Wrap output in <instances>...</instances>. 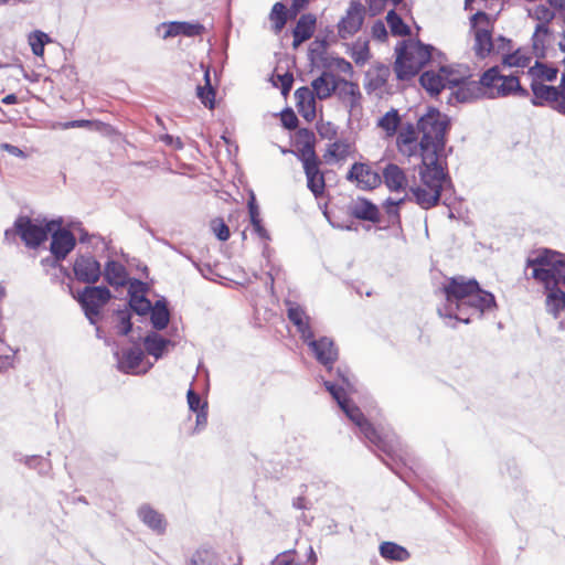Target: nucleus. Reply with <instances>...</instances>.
<instances>
[{
  "label": "nucleus",
  "instance_id": "obj_1",
  "mask_svg": "<svg viewBox=\"0 0 565 565\" xmlns=\"http://www.w3.org/2000/svg\"><path fill=\"white\" fill-rule=\"evenodd\" d=\"M438 294L443 301L437 312L446 324L455 328L457 322L470 323L497 308L494 296L483 290L475 278L458 275L446 278Z\"/></svg>",
  "mask_w": 565,
  "mask_h": 565
},
{
  "label": "nucleus",
  "instance_id": "obj_2",
  "mask_svg": "<svg viewBox=\"0 0 565 565\" xmlns=\"http://www.w3.org/2000/svg\"><path fill=\"white\" fill-rule=\"evenodd\" d=\"M335 382L324 381L327 391L337 401L339 407L347 417L355 424L366 440L374 445L380 451L384 452L390 459H402V448L397 436L394 433H383L377 430L363 415L361 409L351 404L347 397L348 393L353 391V383L350 379V371L347 366L337 369Z\"/></svg>",
  "mask_w": 565,
  "mask_h": 565
},
{
  "label": "nucleus",
  "instance_id": "obj_3",
  "mask_svg": "<svg viewBox=\"0 0 565 565\" xmlns=\"http://www.w3.org/2000/svg\"><path fill=\"white\" fill-rule=\"evenodd\" d=\"M449 118L435 108H430L420 116L417 122V130L422 134L419 141V157L423 163L434 166L436 162L444 163L446 157V132L449 128Z\"/></svg>",
  "mask_w": 565,
  "mask_h": 565
},
{
  "label": "nucleus",
  "instance_id": "obj_4",
  "mask_svg": "<svg viewBox=\"0 0 565 565\" xmlns=\"http://www.w3.org/2000/svg\"><path fill=\"white\" fill-rule=\"evenodd\" d=\"M285 305L287 307L288 319L295 324L303 342L308 344L317 361L331 372L332 364L338 359V349L334 342L328 337L316 340L309 323L310 317L307 315L306 310L291 300H286Z\"/></svg>",
  "mask_w": 565,
  "mask_h": 565
},
{
  "label": "nucleus",
  "instance_id": "obj_5",
  "mask_svg": "<svg viewBox=\"0 0 565 565\" xmlns=\"http://www.w3.org/2000/svg\"><path fill=\"white\" fill-rule=\"evenodd\" d=\"M419 180L409 185L411 200L415 201L422 209L428 210L439 203L441 191L446 183L450 182L444 163L436 162L434 166L420 163Z\"/></svg>",
  "mask_w": 565,
  "mask_h": 565
},
{
  "label": "nucleus",
  "instance_id": "obj_6",
  "mask_svg": "<svg viewBox=\"0 0 565 565\" xmlns=\"http://www.w3.org/2000/svg\"><path fill=\"white\" fill-rule=\"evenodd\" d=\"M532 268V278L544 288L565 287V255L551 249H542L526 259Z\"/></svg>",
  "mask_w": 565,
  "mask_h": 565
},
{
  "label": "nucleus",
  "instance_id": "obj_7",
  "mask_svg": "<svg viewBox=\"0 0 565 565\" xmlns=\"http://www.w3.org/2000/svg\"><path fill=\"white\" fill-rule=\"evenodd\" d=\"M435 47L420 41H404L395 49L394 72L398 81H409L431 60Z\"/></svg>",
  "mask_w": 565,
  "mask_h": 565
},
{
  "label": "nucleus",
  "instance_id": "obj_8",
  "mask_svg": "<svg viewBox=\"0 0 565 565\" xmlns=\"http://www.w3.org/2000/svg\"><path fill=\"white\" fill-rule=\"evenodd\" d=\"M479 84L482 88V96L487 98H500L509 95L529 97L527 89L521 86L519 77L502 75L499 66L488 68L480 76Z\"/></svg>",
  "mask_w": 565,
  "mask_h": 565
},
{
  "label": "nucleus",
  "instance_id": "obj_9",
  "mask_svg": "<svg viewBox=\"0 0 565 565\" xmlns=\"http://www.w3.org/2000/svg\"><path fill=\"white\" fill-rule=\"evenodd\" d=\"M55 226H61V221H51L42 224L30 217L21 216L14 222V230H7L4 236L9 239L11 235L19 234L26 246L35 248L47 238V235L50 232H53Z\"/></svg>",
  "mask_w": 565,
  "mask_h": 565
},
{
  "label": "nucleus",
  "instance_id": "obj_10",
  "mask_svg": "<svg viewBox=\"0 0 565 565\" xmlns=\"http://www.w3.org/2000/svg\"><path fill=\"white\" fill-rule=\"evenodd\" d=\"M111 292L105 286H87L77 294L75 299L79 302L85 317L90 324L97 323L103 307L110 300Z\"/></svg>",
  "mask_w": 565,
  "mask_h": 565
},
{
  "label": "nucleus",
  "instance_id": "obj_11",
  "mask_svg": "<svg viewBox=\"0 0 565 565\" xmlns=\"http://www.w3.org/2000/svg\"><path fill=\"white\" fill-rule=\"evenodd\" d=\"M470 23L475 34L473 51L478 57L484 58L494 50L491 18L488 13L478 11L471 17Z\"/></svg>",
  "mask_w": 565,
  "mask_h": 565
},
{
  "label": "nucleus",
  "instance_id": "obj_12",
  "mask_svg": "<svg viewBox=\"0 0 565 565\" xmlns=\"http://www.w3.org/2000/svg\"><path fill=\"white\" fill-rule=\"evenodd\" d=\"M531 104L535 107H550L565 116V95L558 87L544 83L531 82Z\"/></svg>",
  "mask_w": 565,
  "mask_h": 565
},
{
  "label": "nucleus",
  "instance_id": "obj_13",
  "mask_svg": "<svg viewBox=\"0 0 565 565\" xmlns=\"http://www.w3.org/2000/svg\"><path fill=\"white\" fill-rule=\"evenodd\" d=\"M365 8L355 0H352L347 9L345 15L338 23V34L342 40H347L356 34L364 22Z\"/></svg>",
  "mask_w": 565,
  "mask_h": 565
},
{
  "label": "nucleus",
  "instance_id": "obj_14",
  "mask_svg": "<svg viewBox=\"0 0 565 565\" xmlns=\"http://www.w3.org/2000/svg\"><path fill=\"white\" fill-rule=\"evenodd\" d=\"M315 134L307 128H301L297 132L295 154L301 161L302 167L320 163L315 150Z\"/></svg>",
  "mask_w": 565,
  "mask_h": 565
},
{
  "label": "nucleus",
  "instance_id": "obj_15",
  "mask_svg": "<svg viewBox=\"0 0 565 565\" xmlns=\"http://www.w3.org/2000/svg\"><path fill=\"white\" fill-rule=\"evenodd\" d=\"M73 271L75 278L84 284H96L102 276L100 264L92 255L77 256L73 265Z\"/></svg>",
  "mask_w": 565,
  "mask_h": 565
},
{
  "label": "nucleus",
  "instance_id": "obj_16",
  "mask_svg": "<svg viewBox=\"0 0 565 565\" xmlns=\"http://www.w3.org/2000/svg\"><path fill=\"white\" fill-rule=\"evenodd\" d=\"M51 233V245L50 250L56 263L66 258V256L74 249L76 239L74 234L60 226L53 227Z\"/></svg>",
  "mask_w": 565,
  "mask_h": 565
},
{
  "label": "nucleus",
  "instance_id": "obj_17",
  "mask_svg": "<svg viewBox=\"0 0 565 565\" xmlns=\"http://www.w3.org/2000/svg\"><path fill=\"white\" fill-rule=\"evenodd\" d=\"M349 181L356 182V186L361 190H372L382 182L381 175L369 164L355 162L347 174Z\"/></svg>",
  "mask_w": 565,
  "mask_h": 565
},
{
  "label": "nucleus",
  "instance_id": "obj_18",
  "mask_svg": "<svg viewBox=\"0 0 565 565\" xmlns=\"http://www.w3.org/2000/svg\"><path fill=\"white\" fill-rule=\"evenodd\" d=\"M396 145L398 151L407 157H419V141L417 130L411 122L402 126L401 131L397 135Z\"/></svg>",
  "mask_w": 565,
  "mask_h": 565
},
{
  "label": "nucleus",
  "instance_id": "obj_19",
  "mask_svg": "<svg viewBox=\"0 0 565 565\" xmlns=\"http://www.w3.org/2000/svg\"><path fill=\"white\" fill-rule=\"evenodd\" d=\"M449 75L450 72L447 67L441 66L437 73L434 71L424 72L419 77V82L426 92L434 96L449 85V81H452V78H449Z\"/></svg>",
  "mask_w": 565,
  "mask_h": 565
},
{
  "label": "nucleus",
  "instance_id": "obj_20",
  "mask_svg": "<svg viewBox=\"0 0 565 565\" xmlns=\"http://www.w3.org/2000/svg\"><path fill=\"white\" fill-rule=\"evenodd\" d=\"M147 286L140 280H135L130 284L129 294V308L139 316L148 315L151 309V301L145 296Z\"/></svg>",
  "mask_w": 565,
  "mask_h": 565
},
{
  "label": "nucleus",
  "instance_id": "obj_21",
  "mask_svg": "<svg viewBox=\"0 0 565 565\" xmlns=\"http://www.w3.org/2000/svg\"><path fill=\"white\" fill-rule=\"evenodd\" d=\"M449 86H456V90L452 92L451 96L458 103H469L478 99L482 96V88L479 81H458L452 78L449 81Z\"/></svg>",
  "mask_w": 565,
  "mask_h": 565
},
{
  "label": "nucleus",
  "instance_id": "obj_22",
  "mask_svg": "<svg viewBox=\"0 0 565 565\" xmlns=\"http://www.w3.org/2000/svg\"><path fill=\"white\" fill-rule=\"evenodd\" d=\"M391 76V68L384 64L373 65L365 73V89L367 93L384 92Z\"/></svg>",
  "mask_w": 565,
  "mask_h": 565
},
{
  "label": "nucleus",
  "instance_id": "obj_23",
  "mask_svg": "<svg viewBox=\"0 0 565 565\" xmlns=\"http://www.w3.org/2000/svg\"><path fill=\"white\" fill-rule=\"evenodd\" d=\"M349 111L360 105L361 93L359 86L350 81L338 78L334 92Z\"/></svg>",
  "mask_w": 565,
  "mask_h": 565
},
{
  "label": "nucleus",
  "instance_id": "obj_24",
  "mask_svg": "<svg viewBox=\"0 0 565 565\" xmlns=\"http://www.w3.org/2000/svg\"><path fill=\"white\" fill-rule=\"evenodd\" d=\"M317 19L311 13L302 14L296 23L295 29L292 30V46L297 49L301 43L309 40L316 30Z\"/></svg>",
  "mask_w": 565,
  "mask_h": 565
},
{
  "label": "nucleus",
  "instance_id": "obj_25",
  "mask_svg": "<svg viewBox=\"0 0 565 565\" xmlns=\"http://www.w3.org/2000/svg\"><path fill=\"white\" fill-rule=\"evenodd\" d=\"M138 518L141 522L157 534H163L167 527V522L163 514L154 510L149 504H142L137 511Z\"/></svg>",
  "mask_w": 565,
  "mask_h": 565
},
{
  "label": "nucleus",
  "instance_id": "obj_26",
  "mask_svg": "<svg viewBox=\"0 0 565 565\" xmlns=\"http://www.w3.org/2000/svg\"><path fill=\"white\" fill-rule=\"evenodd\" d=\"M350 213L359 220L369 222H380L379 207L364 198H358L350 205Z\"/></svg>",
  "mask_w": 565,
  "mask_h": 565
},
{
  "label": "nucleus",
  "instance_id": "obj_27",
  "mask_svg": "<svg viewBox=\"0 0 565 565\" xmlns=\"http://www.w3.org/2000/svg\"><path fill=\"white\" fill-rule=\"evenodd\" d=\"M163 25L166 28L163 39L174 38L178 35L192 38L202 34L204 31V26L198 22L172 21Z\"/></svg>",
  "mask_w": 565,
  "mask_h": 565
},
{
  "label": "nucleus",
  "instance_id": "obj_28",
  "mask_svg": "<svg viewBox=\"0 0 565 565\" xmlns=\"http://www.w3.org/2000/svg\"><path fill=\"white\" fill-rule=\"evenodd\" d=\"M316 94L307 86L299 87L295 92L298 111L307 120H311L316 116Z\"/></svg>",
  "mask_w": 565,
  "mask_h": 565
},
{
  "label": "nucleus",
  "instance_id": "obj_29",
  "mask_svg": "<svg viewBox=\"0 0 565 565\" xmlns=\"http://www.w3.org/2000/svg\"><path fill=\"white\" fill-rule=\"evenodd\" d=\"M143 345L146 352L158 360L163 356L169 345L174 347L175 343L170 339L163 338L156 331H150L143 338Z\"/></svg>",
  "mask_w": 565,
  "mask_h": 565
},
{
  "label": "nucleus",
  "instance_id": "obj_30",
  "mask_svg": "<svg viewBox=\"0 0 565 565\" xmlns=\"http://www.w3.org/2000/svg\"><path fill=\"white\" fill-rule=\"evenodd\" d=\"M383 179L391 191L398 192L407 188L406 174L397 164L388 163L383 170Z\"/></svg>",
  "mask_w": 565,
  "mask_h": 565
},
{
  "label": "nucleus",
  "instance_id": "obj_31",
  "mask_svg": "<svg viewBox=\"0 0 565 565\" xmlns=\"http://www.w3.org/2000/svg\"><path fill=\"white\" fill-rule=\"evenodd\" d=\"M118 359V369L124 373L137 374V369L143 360V352L140 348H130L122 352L121 356L116 353Z\"/></svg>",
  "mask_w": 565,
  "mask_h": 565
},
{
  "label": "nucleus",
  "instance_id": "obj_32",
  "mask_svg": "<svg viewBox=\"0 0 565 565\" xmlns=\"http://www.w3.org/2000/svg\"><path fill=\"white\" fill-rule=\"evenodd\" d=\"M338 77L330 72H323L319 77L312 81V92L319 99L329 98L337 88Z\"/></svg>",
  "mask_w": 565,
  "mask_h": 565
},
{
  "label": "nucleus",
  "instance_id": "obj_33",
  "mask_svg": "<svg viewBox=\"0 0 565 565\" xmlns=\"http://www.w3.org/2000/svg\"><path fill=\"white\" fill-rule=\"evenodd\" d=\"M307 186L315 195V198H321L326 190V180L323 173L320 171V163L308 166L303 168Z\"/></svg>",
  "mask_w": 565,
  "mask_h": 565
},
{
  "label": "nucleus",
  "instance_id": "obj_34",
  "mask_svg": "<svg viewBox=\"0 0 565 565\" xmlns=\"http://www.w3.org/2000/svg\"><path fill=\"white\" fill-rule=\"evenodd\" d=\"M150 322L156 331L166 329L170 322V311L164 298L157 300L148 312Z\"/></svg>",
  "mask_w": 565,
  "mask_h": 565
},
{
  "label": "nucleus",
  "instance_id": "obj_35",
  "mask_svg": "<svg viewBox=\"0 0 565 565\" xmlns=\"http://www.w3.org/2000/svg\"><path fill=\"white\" fill-rule=\"evenodd\" d=\"M105 280L114 287H122L127 284L128 274L122 264L116 260H108L104 269Z\"/></svg>",
  "mask_w": 565,
  "mask_h": 565
},
{
  "label": "nucleus",
  "instance_id": "obj_36",
  "mask_svg": "<svg viewBox=\"0 0 565 565\" xmlns=\"http://www.w3.org/2000/svg\"><path fill=\"white\" fill-rule=\"evenodd\" d=\"M545 289V306L548 313L555 319L559 317L562 310L565 309V291L559 287H551Z\"/></svg>",
  "mask_w": 565,
  "mask_h": 565
},
{
  "label": "nucleus",
  "instance_id": "obj_37",
  "mask_svg": "<svg viewBox=\"0 0 565 565\" xmlns=\"http://www.w3.org/2000/svg\"><path fill=\"white\" fill-rule=\"evenodd\" d=\"M401 126V116L398 110L391 108L385 113L379 120L377 127L381 128L387 138L394 137L397 134V129Z\"/></svg>",
  "mask_w": 565,
  "mask_h": 565
},
{
  "label": "nucleus",
  "instance_id": "obj_38",
  "mask_svg": "<svg viewBox=\"0 0 565 565\" xmlns=\"http://www.w3.org/2000/svg\"><path fill=\"white\" fill-rule=\"evenodd\" d=\"M380 554L383 558L396 562H404L411 557L409 552L394 543V542H383L380 545Z\"/></svg>",
  "mask_w": 565,
  "mask_h": 565
},
{
  "label": "nucleus",
  "instance_id": "obj_39",
  "mask_svg": "<svg viewBox=\"0 0 565 565\" xmlns=\"http://www.w3.org/2000/svg\"><path fill=\"white\" fill-rule=\"evenodd\" d=\"M529 76H531V82L544 83V82H554L557 77V68L550 67L539 61L535 62L533 66L529 68Z\"/></svg>",
  "mask_w": 565,
  "mask_h": 565
},
{
  "label": "nucleus",
  "instance_id": "obj_40",
  "mask_svg": "<svg viewBox=\"0 0 565 565\" xmlns=\"http://www.w3.org/2000/svg\"><path fill=\"white\" fill-rule=\"evenodd\" d=\"M350 153V145L345 140H337L328 145L323 158L329 162L331 160L342 161Z\"/></svg>",
  "mask_w": 565,
  "mask_h": 565
},
{
  "label": "nucleus",
  "instance_id": "obj_41",
  "mask_svg": "<svg viewBox=\"0 0 565 565\" xmlns=\"http://www.w3.org/2000/svg\"><path fill=\"white\" fill-rule=\"evenodd\" d=\"M288 17H290L289 9L281 2H276L269 13V20L273 22L275 33L281 32L285 28Z\"/></svg>",
  "mask_w": 565,
  "mask_h": 565
},
{
  "label": "nucleus",
  "instance_id": "obj_42",
  "mask_svg": "<svg viewBox=\"0 0 565 565\" xmlns=\"http://www.w3.org/2000/svg\"><path fill=\"white\" fill-rule=\"evenodd\" d=\"M204 79L205 86H198L196 95L205 107L213 109L215 107V90L211 85L209 70L204 73Z\"/></svg>",
  "mask_w": 565,
  "mask_h": 565
},
{
  "label": "nucleus",
  "instance_id": "obj_43",
  "mask_svg": "<svg viewBox=\"0 0 565 565\" xmlns=\"http://www.w3.org/2000/svg\"><path fill=\"white\" fill-rule=\"evenodd\" d=\"M350 55L359 66L364 65L370 60V49L367 41H355L350 49Z\"/></svg>",
  "mask_w": 565,
  "mask_h": 565
},
{
  "label": "nucleus",
  "instance_id": "obj_44",
  "mask_svg": "<svg viewBox=\"0 0 565 565\" xmlns=\"http://www.w3.org/2000/svg\"><path fill=\"white\" fill-rule=\"evenodd\" d=\"M50 41H51L50 36L40 30H35V31L31 32L28 36V42L31 46L32 53L35 56H40V57L43 56L44 46Z\"/></svg>",
  "mask_w": 565,
  "mask_h": 565
},
{
  "label": "nucleus",
  "instance_id": "obj_45",
  "mask_svg": "<svg viewBox=\"0 0 565 565\" xmlns=\"http://www.w3.org/2000/svg\"><path fill=\"white\" fill-rule=\"evenodd\" d=\"M547 35L548 28L544 23L537 24L532 36V46L536 55H543Z\"/></svg>",
  "mask_w": 565,
  "mask_h": 565
},
{
  "label": "nucleus",
  "instance_id": "obj_46",
  "mask_svg": "<svg viewBox=\"0 0 565 565\" xmlns=\"http://www.w3.org/2000/svg\"><path fill=\"white\" fill-rule=\"evenodd\" d=\"M531 57L524 54L520 49L512 53H504L502 65L509 67H525L529 65Z\"/></svg>",
  "mask_w": 565,
  "mask_h": 565
},
{
  "label": "nucleus",
  "instance_id": "obj_47",
  "mask_svg": "<svg viewBox=\"0 0 565 565\" xmlns=\"http://www.w3.org/2000/svg\"><path fill=\"white\" fill-rule=\"evenodd\" d=\"M386 21L391 28V31L394 35H407L409 34V28L404 23L401 15H398L395 11V8L390 10L386 15Z\"/></svg>",
  "mask_w": 565,
  "mask_h": 565
},
{
  "label": "nucleus",
  "instance_id": "obj_48",
  "mask_svg": "<svg viewBox=\"0 0 565 565\" xmlns=\"http://www.w3.org/2000/svg\"><path fill=\"white\" fill-rule=\"evenodd\" d=\"M23 462L32 469L38 470L40 475H46L50 472L52 466L47 458L41 456H25Z\"/></svg>",
  "mask_w": 565,
  "mask_h": 565
},
{
  "label": "nucleus",
  "instance_id": "obj_49",
  "mask_svg": "<svg viewBox=\"0 0 565 565\" xmlns=\"http://www.w3.org/2000/svg\"><path fill=\"white\" fill-rule=\"evenodd\" d=\"M115 315L118 320V323H117L118 333H120L121 335H127L132 329L131 313H130L129 309H127V308L118 309V310H116Z\"/></svg>",
  "mask_w": 565,
  "mask_h": 565
},
{
  "label": "nucleus",
  "instance_id": "obj_50",
  "mask_svg": "<svg viewBox=\"0 0 565 565\" xmlns=\"http://www.w3.org/2000/svg\"><path fill=\"white\" fill-rule=\"evenodd\" d=\"M189 565H217V561L214 553L203 550L192 556Z\"/></svg>",
  "mask_w": 565,
  "mask_h": 565
},
{
  "label": "nucleus",
  "instance_id": "obj_51",
  "mask_svg": "<svg viewBox=\"0 0 565 565\" xmlns=\"http://www.w3.org/2000/svg\"><path fill=\"white\" fill-rule=\"evenodd\" d=\"M404 202V199L394 201L392 199H387L384 204V209L386 214L388 215V223L396 224L399 222V212L398 206Z\"/></svg>",
  "mask_w": 565,
  "mask_h": 565
},
{
  "label": "nucleus",
  "instance_id": "obj_52",
  "mask_svg": "<svg viewBox=\"0 0 565 565\" xmlns=\"http://www.w3.org/2000/svg\"><path fill=\"white\" fill-rule=\"evenodd\" d=\"M211 227L217 239L225 242L230 238V228L222 218L213 220Z\"/></svg>",
  "mask_w": 565,
  "mask_h": 565
},
{
  "label": "nucleus",
  "instance_id": "obj_53",
  "mask_svg": "<svg viewBox=\"0 0 565 565\" xmlns=\"http://www.w3.org/2000/svg\"><path fill=\"white\" fill-rule=\"evenodd\" d=\"M295 550L281 552L271 561V565H301L300 563L295 562Z\"/></svg>",
  "mask_w": 565,
  "mask_h": 565
},
{
  "label": "nucleus",
  "instance_id": "obj_54",
  "mask_svg": "<svg viewBox=\"0 0 565 565\" xmlns=\"http://www.w3.org/2000/svg\"><path fill=\"white\" fill-rule=\"evenodd\" d=\"M281 122L285 128L291 130L298 125V118L291 109H286L281 113Z\"/></svg>",
  "mask_w": 565,
  "mask_h": 565
},
{
  "label": "nucleus",
  "instance_id": "obj_55",
  "mask_svg": "<svg viewBox=\"0 0 565 565\" xmlns=\"http://www.w3.org/2000/svg\"><path fill=\"white\" fill-rule=\"evenodd\" d=\"M253 227V233L257 235V237L262 242H270L271 236L268 230L264 226L263 221L254 222L250 224Z\"/></svg>",
  "mask_w": 565,
  "mask_h": 565
},
{
  "label": "nucleus",
  "instance_id": "obj_56",
  "mask_svg": "<svg viewBox=\"0 0 565 565\" xmlns=\"http://www.w3.org/2000/svg\"><path fill=\"white\" fill-rule=\"evenodd\" d=\"M247 207H248V214H249L250 224L254 223V222L263 221L260 218V211H259V207H258V205L256 203V199H255L254 194L250 195V199L248 201Z\"/></svg>",
  "mask_w": 565,
  "mask_h": 565
},
{
  "label": "nucleus",
  "instance_id": "obj_57",
  "mask_svg": "<svg viewBox=\"0 0 565 565\" xmlns=\"http://www.w3.org/2000/svg\"><path fill=\"white\" fill-rule=\"evenodd\" d=\"M186 397H188L189 408L192 412H195V413L200 412L201 411V406L204 403V402L201 401L200 395L198 393H195L193 390L190 388L188 391Z\"/></svg>",
  "mask_w": 565,
  "mask_h": 565
},
{
  "label": "nucleus",
  "instance_id": "obj_58",
  "mask_svg": "<svg viewBox=\"0 0 565 565\" xmlns=\"http://www.w3.org/2000/svg\"><path fill=\"white\" fill-rule=\"evenodd\" d=\"M318 131L322 138H326L329 140H332L333 138H335L337 134H338L337 127L334 125H332L331 122L320 125L318 127Z\"/></svg>",
  "mask_w": 565,
  "mask_h": 565
},
{
  "label": "nucleus",
  "instance_id": "obj_59",
  "mask_svg": "<svg viewBox=\"0 0 565 565\" xmlns=\"http://www.w3.org/2000/svg\"><path fill=\"white\" fill-rule=\"evenodd\" d=\"M277 79L280 84L281 94L287 95L291 89L294 76L290 73H285L282 75H278Z\"/></svg>",
  "mask_w": 565,
  "mask_h": 565
},
{
  "label": "nucleus",
  "instance_id": "obj_60",
  "mask_svg": "<svg viewBox=\"0 0 565 565\" xmlns=\"http://www.w3.org/2000/svg\"><path fill=\"white\" fill-rule=\"evenodd\" d=\"M372 35L374 39L384 41L387 38L385 24L382 21H376L372 26Z\"/></svg>",
  "mask_w": 565,
  "mask_h": 565
},
{
  "label": "nucleus",
  "instance_id": "obj_61",
  "mask_svg": "<svg viewBox=\"0 0 565 565\" xmlns=\"http://www.w3.org/2000/svg\"><path fill=\"white\" fill-rule=\"evenodd\" d=\"M0 149L10 153L11 156L22 158V159L26 158V153L23 150H21L19 147L13 146L11 143H8V142L1 143Z\"/></svg>",
  "mask_w": 565,
  "mask_h": 565
},
{
  "label": "nucleus",
  "instance_id": "obj_62",
  "mask_svg": "<svg viewBox=\"0 0 565 565\" xmlns=\"http://www.w3.org/2000/svg\"><path fill=\"white\" fill-rule=\"evenodd\" d=\"M310 1L311 0H292L289 8L290 18H296L298 13L309 4Z\"/></svg>",
  "mask_w": 565,
  "mask_h": 565
},
{
  "label": "nucleus",
  "instance_id": "obj_63",
  "mask_svg": "<svg viewBox=\"0 0 565 565\" xmlns=\"http://www.w3.org/2000/svg\"><path fill=\"white\" fill-rule=\"evenodd\" d=\"M160 140L164 142L167 146L173 147L174 149H182L183 142L180 137H173L171 135H163L160 137Z\"/></svg>",
  "mask_w": 565,
  "mask_h": 565
},
{
  "label": "nucleus",
  "instance_id": "obj_64",
  "mask_svg": "<svg viewBox=\"0 0 565 565\" xmlns=\"http://www.w3.org/2000/svg\"><path fill=\"white\" fill-rule=\"evenodd\" d=\"M14 360V353L10 352L7 354H0V372L7 371L12 367Z\"/></svg>",
  "mask_w": 565,
  "mask_h": 565
}]
</instances>
